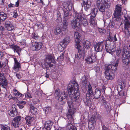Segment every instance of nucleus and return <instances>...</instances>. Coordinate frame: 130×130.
<instances>
[{
    "label": "nucleus",
    "mask_w": 130,
    "mask_h": 130,
    "mask_svg": "<svg viewBox=\"0 0 130 130\" xmlns=\"http://www.w3.org/2000/svg\"><path fill=\"white\" fill-rule=\"evenodd\" d=\"M78 13L75 12L74 18L72 21L71 25L73 28H75L77 30L80 27V22H79Z\"/></svg>",
    "instance_id": "obj_6"
},
{
    "label": "nucleus",
    "mask_w": 130,
    "mask_h": 130,
    "mask_svg": "<svg viewBox=\"0 0 130 130\" xmlns=\"http://www.w3.org/2000/svg\"><path fill=\"white\" fill-rule=\"evenodd\" d=\"M101 1L100 0H97L96 1V5L97 7L98 8L100 6H101L103 5Z\"/></svg>",
    "instance_id": "obj_49"
},
{
    "label": "nucleus",
    "mask_w": 130,
    "mask_h": 130,
    "mask_svg": "<svg viewBox=\"0 0 130 130\" xmlns=\"http://www.w3.org/2000/svg\"><path fill=\"white\" fill-rule=\"evenodd\" d=\"M28 89H27V91ZM25 97L27 98H32V96L31 95L30 93L27 91V92L25 94Z\"/></svg>",
    "instance_id": "obj_46"
},
{
    "label": "nucleus",
    "mask_w": 130,
    "mask_h": 130,
    "mask_svg": "<svg viewBox=\"0 0 130 130\" xmlns=\"http://www.w3.org/2000/svg\"><path fill=\"white\" fill-rule=\"evenodd\" d=\"M11 24L10 21H6L5 22V25L6 27Z\"/></svg>",
    "instance_id": "obj_56"
},
{
    "label": "nucleus",
    "mask_w": 130,
    "mask_h": 130,
    "mask_svg": "<svg viewBox=\"0 0 130 130\" xmlns=\"http://www.w3.org/2000/svg\"><path fill=\"white\" fill-rule=\"evenodd\" d=\"M5 78L3 72L0 71V80H2Z\"/></svg>",
    "instance_id": "obj_45"
},
{
    "label": "nucleus",
    "mask_w": 130,
    "mask_h": 130,
    "mask_svg": "<svg viewBox=\"0 0 130 130\" xmlns=\"http://www.w3.org/2000/svg\"><path fill=\"white\" fill-rule=\"evenodd\" d=\"M119 59H118L112 65H108L105 67V77L108 80H112L115 77L114 72L117 70Z\"/></svg>",
    "instance_id": "obj_2"
},
{
    "label": "nucleus",
    "mask_w": 130,
    "mask_h": 130,
    "mask_svg": "<svg viewBox=\"0 0 130 130\" xmlns=\"http://www.w3.org/2000/svg\"><path fill=\"white\" fill-rule=\"evenodd\" d=\"M94 69L97 74H100L101 73V71L99 66H95L94 67Z\"/></svg>",
    "instance_id": "obj_39"
},
{
    "label": "nucleus",
    "mask_w": 130,
    "mask_h": 130,
    "mask_svg": "<svg viewBox=\"0 0 130 130\" xmlns=\"http://www.w3.org/2000/svg\"><path fill=\"white\" fill-rule=\"evenodd\" d=\"M30 108L31 112L33 114H36L37 112V109L34 107L31 104L29 105Z\"/></svg>",
    "instance_id": "obj_34"
},
{
    "label": "nucleus",
    "mask_w": 130,
    "mask_h": 130,
    "mask_svg": "<svg viewBox=\"0 0 130 130\" xmlns=\"http://www.w3.org/2000/svg\"><path fill=\"white\" fill-rule=\"evenodd\" d=\"M102 130H109L108 128L103 124H102Z\"/></svg>",
    "instance_id": "obj_57"
},
{
    "label": "nucleus",
    "mask_w": 130,
    "mask_h": 130,
    "mask_svg": "<svg viewBox=\"0 0 130 130\" xmlns=\"http://www.w3.org/2000/svg\"><path fill=\"white\" fill-rule=\"evenodd\" d=\"M70 38L69 37L65 38L63 40L62 44L64 45V47H65L70 42Z\"/></svg>",
    "instance_id": "obj_33"
},
{
    "label": "nucleus",
    "mask_w": 130,
    "mask_h": 130,
    "mask_svg": "<svg viewBox=\"0 0 130 130\" xmlns=\"http://www.w3.org/2000/svg\"><path fill=\"white\" fill-rule=\"evenodd\" d=\"M106 15L107 17V18H109L111 15V12L110 11H108L106 12Z\"/></svg>",
    "instance_id": "obj_51"
},
{
    "label": "nucleus",
    "mask_w": 130,
    "mask_h": 130,
    "mask_svg": "<svg viewBox=\"0 0 130 130\" xmlns=\"http://www.w3.org/2000/svg\"><path fill=\"white\" fill-rule=\"evenodd\" d=\"M108 40L107 41H109L110 42V43L112 42H114L113 41V38L110 35L108 37Z\"/></svg>",
    "instance_id": "obj_50"
},
{
    "label": "nucleus",
    "mask_w": 130,
    "mask_h": 130,
    "mask_svg": "<svg viewBox=\"0 0 130 130\" xmlns=\"http://www.w3.org/2000/svg\"><path fill=\"white\" fill-rule=\"evenodd\" d=\"M65 7H63V10L64 12V20H66L67 21H68V18L67 17L69 16V11L67 10Z\"/></svg>",
    "instance_id": "obj_24"
},
{
    "label": "nucleus",
    "mask_w": 130,
    "mask_h": 130,
    "mask_svg": "<svg viewBox=\"0 0 130 130\" xmlns=\"http://www.w3.org/2000/svg\"><path fill=\"white\" fill-rule=\"evenodd\" d=\"M55 96L57 98L58 102L60 105L64 104L66 101V98L68 96L67 93L65 91H60L59 89H57L54 93Z\"/></svg>",
    "instance_id": "obj_3"
},
{
    "label": "nucleus",
    "mask_w": 130,
    "mask_h": 130,
    "mask_svg": "<svg viewBox=\"0 0 130 130\" xmlns=\"http://www.w3.org/2000/svg\"><path fill=\"white\" fill-rule=\"evenodd\" d=\"M95 118L94 116H92L90 119L89 122H91L94 123H95Z\"/></svg>",
    "instance_id": "obj_52"
},
{
    "label": "nucleus",
    "mask_w": 130,
    "mask_h": 130,
    "mask_svg": "<svg viewBox=\"0 0 130 130\" xmlns=\"http://www.w3.org/2000/svg\"><path fill=\"white\" fill-rule=\"evenodd\" d=\"M105 48L106 51L108 53H113L116 50V45L114 42L110 43L109 41L105 42Z\"/></svg>",
    "instance_id": "obj_7"
},
{
    "label": "nucleus",
    "mask_w": 130,
    "mask_h": 130,
    "mask_svg": "<svg viewBox=\"0 0 130 130\" xmlns=\"http://www.w3.org/2000/svg\"><path fill=\"white\" fill-rule=\"evenodd\" d=\"M94 18L92 17H90V20H89V22L91 25L92 27H95L96 25V23L95 22L93 18Z\"/></svg>",
    "instance_id": "obj_32"
},
{
    "label": "nucleus",
    "mask_w": 130,
    "mask_h": 130,
    "mask_svg": "<svg viewBox=\"0 0 130 130\" xmlns=\"http://www.w3.org/2000/svg\"><path fill=\"white\" fill-rule=\"evenodd\" d=\"M76 48L78 49V52L75 55V60L78 61L83 60L85 55V51L81 50V46H80L78 48Z\"/></svg>",
    "instance_id": "obj_8"
},
{
    "label": "nucleus",
    "mask_w": 130,
    "mask_h": 130,
    "mask_svg": "<svg viewBox=\"0 0 130 130\" xmlns=\"http://www.w3.org/2000/svg\"><path fill=\"white\" fill-rule=\"evenodd\" d=\"M106 41V40H104L101 42L95 43L94 47L95 50L97 52L102 51Z\"/></svg>",
    "instance_id": "obj_11"
},
{
    "label": "nucleus",
    "mask_w": 130,
    "mask_h": 130,
    "mask_svg": "<svg viewBox=\"0 0 130 130\" xmlns=\"http://www.w3.org/2000/svg\"><path fill=\"white\" fill-rule=\"evenodd\" d=\"M16 76L18 78L20 79L21 78V77L20 74L16 73Z\"/></svg>",
    "instance_id": "obj_64"
},
{
    "label": "nucleus",
    "mask_w": 130,
    "mask_h": 130,
    "mask_svg": "<svg viewBox=\"0 0 130 130\" xmlns=\"http://www.w3.org/2000/svg\"><path fill=\"white\" fill-rule=\"evenodd\" d=\"M98 30L99 32L101 34L105 33L106 32L105 30L103 28H99Z\"/></svg>",
    "instance_id": "obj_53"
},
{
    "label": "nucleus",
    "mask_w": 130,
    "mask_h": 130,
    "mask_svg": "<svg viewBox=\"0 0 130 130\" xmlns=\"http://www.w3.org/2000/svg\"><path fill=\"white\" fill-rule=\"evenodd\" d=\"M83 45L86 48H88L90 47L91 44L89 41H86L84 42Z\"/></svg>",
    "instance_id": "obj_36"
},
{
    "label": "nucleus",
    "mask_w": 130,
    "mask_h": 130,
    "mask_svg": "<svg viewBox=\"0 0 130 130\" xmlns=\"http://www.w3.org/2000/svg\"><path fill=\"white\" fill-rule=\"evenodd\" d=\"M102 2L106 8H110L111 5L110 0H101Z\"/></svg>",
    "instance_id": "obj_27"
},
{
    "label": "nucleus",
    "mask_w": 130,
    "mask_h": 130,
    "mask_svg": "<svg viewBox=\"0 0 130 130\" xmlns=\"http://www.w3.org/2000/svg\"><path fill=\"white\" fill-rule=\"evenodd\" d=\"M32 37L35 40L37 39L38 38V36L37 34L34 33Z\"/></svg>",
    "instance_id": "obj_58"
},
{
    "label": "nucleus",
    "mask_w": 130,
    "mask_h": 130,
    "mask_svg": "<svg viewBox=\"0 0 130 130\" xmlns=\"http://www.w3.org/2000/svg\"><path fill=\"white\" fill-rule=\"evenodd\" d=\"M79 22H80V25L82 24L84 26H87L88 24L87 20L86 19V17L83 14L78 13Z\"/></svg>",
    "instance_id": "obj_12"
},
{
    "label": "nucleus",
    "mask_w": 130,
    "mask_h": 130,
    "mask_svg": "<svg viewBox=\"0 0 130 130\" xmlns=\"http://www.w3.org/2000/svg\"><path fill=\"white\" fill-rule=\"evenodd\" d=\"M1 130H10V128L7 125H3L1 127Z\"/></svg>",
    "instance_id": "obj_38"
},
{
    "label": "nucleus",
    "mask_w": 130,
    "mask_h": 130,
    "mask_svg": "<svg viewBox=\"0 0 130 130\" xmlns=\"http://www.w3.org/2000/svg\"><path fill=\"white\" fill-rule=\"evenodd\" d=\"M93 95V91L91 85L89 84L88 86V90L86 94V96L90 97Z\"/></svg>",
    "instance_id": "obj_28"
},
{
    "label": "nucleus",
    "mask_w": 130,
    "mask_h": 130,
    "mask_svg": "<svg viewBox=\"0 0 130 130\" xmlns=\"http://www.w3.org/2000/svg\"><path fill=\"white\" fill-rule=\"evenodd\" d=\"M16 94L15 96L17 97L18 98H20V97H22L23 95V94H22L21 93L19 92L17 93H15Z\"/></svg>",
    "instance_id": "obj_55"
},
{
    "label": "nucleus",
    "mask_w": 130,
    "mask_h": 130,
    "mask_svg": "<svg viewBox=\"0 0 130 130\" xmlns=\"http://www.w3.org/2000/svg\"><path fill=\"white\" fill-rule=\"evenodd\" d=\"M33 102L35 104H36L38 102H39V100L37 99H34L32 100Z\"/></svg>",
    "instance_id": "obj_60"
},
{
    "label": "nucleus",
    "mask_w": 130,
    "mask_h": 130,
    "mask_svg": "<svg viewBox=\"0 0 130 130\" xmlns=\"http://www.w3.org/2000/svg\"><path fill=\"white\" fill-rule=\"evenodd\" d=\"M69 21H67L66 20H63V25L60 28L56 27L54 30V33L55 35H57L61 34V36L64 35L68 31V26Z\"/></svg>",
    "instance_id": "obj_4"
},
{
    "label": "nucleus",
    "mask_w": 130,
    "mask_h": 130,
    "mask_svg": "<svg viewBox=\"0 0 130 130\" xmlns=\"http://www.w3.org/2000/svg\"><path fill=\"white\" fill-rule=\"evenodd\" d=\"M1 81H3V86H4V87L5 88V87H6L7 85V80L5 78L4 79L2 80H0Z\"/></svg>",
    "instance_id": "obj_47"
},
{
    "label": "nucleus",
    "mask_w": 130,
    "mask_h": 130,
    "mask_svg": "<svg viewBox=\"0 0 130 130\" xmlns=\"http://www.w3.org/2000/svg\"><path fill=\"white\" fill-rule=\"evenodd\" d=\"M46 62L45 63L44 65L46 68H48L49 67H52L53 64L51 63H48L47 61H51V62L54 63H56L54 56L53 55L50 54L47 55L46 57Z\"/></svg>",
    "instance_id": "obj_9"
},
{
    "label": "nucleus",
    "mask_w": 130,
    "mask_h": 130,
    "mask_svg": "<svg viewBox=\"0 0 130 130\" xmlns=\"http://www.w3.org/2000/svg\"><path fill=\"white\" fill-rule=\"evenodd\" d=\"M45 114L48 113L51 110V108L50 107H45L43 109Z\"/></svg>",
    "instance_id": "obj_40"
},
{
    "label": "nucleus",
    "mask_w": 130,
    "mask_h": 130,
    "mask_svg": "<svg viewBox=\"0 0 130 130\" xmlns=\"http://www.w3.org/2000/svg\"><path fill=\"white\" fill-rule=\"evenodd\" d=\"M18 112L16 110V109L15 107H12V109L10 111V112L9 113V115L11 116L14 117L15 116L17 115V114Z\"/></svg>",
    "instance_id": "obj_30"
},
{
    "label": "nucleus",
    "mask_w": 130,
    "mask_h": 130,
    "mask_svg": "<svg viewBox=\"0 0 130 130\" xmlns=\"http://www.w3.org/2000/svg\"><path fill=\"white\" fill-rule=\"evenodd\" d=\"M121 49L120 48H118L116 50V55L118 56H119L120 54L121 53Z\"/></svg>",
    "instance_id": "obj_54"
},
{
    "label": "nucleus",
    "mask_w": 130,
    "mask_h": 130,
    "mask_svg": "<svg viewBox=\"0 0 130 130\" xmlns=\"http://www.w3.org/2000/svg\"><path fill=\"white\" fill-rule=\"evenodd\" d=\"M62 44H60L58 46V49L60 51H62L63 50V45Z\"/></svg>",
    "instance_id": "obj_48"
},
{
    "label": "nucleus",
    "mask_w": 130,
    "mask_h": 130,
    "mask_svg": "<svg viewBox=\"0 0 130 130\" xmlns=\"http://www.w3.org/2000/svg\"><path fill=\"white\" fill-rule=\"evenodd\" d=\"M125 20L124 31L125 34L130 35V23L129 22L127 18L124 17Z\"/></svg>",
    "instance_id": "obj_14"
},
{
    "label": "nucleus",
    "mask_w": 130,
    "mask_h": 130,
    "mask_svg": "<svg viewBox=\"0 0 130 130\" xmlns=\"http://www.w3.org/2000/svg\"><path fill=\"white\" fill-rule=\"evenodd\" d=\"M98 10L95 7L92 8L91 12V15L89 14L88 15V16L90 15V17H95L97 13Z\"/></svg>",
    "instance_id": "obj_23"
},
{
    "label": "nucleus",
    "mask_w": 130,
    "mask_h": 130,
    "mask_svg": "<svg viewBox=\"0 0 130 130\" xmlns=\"http://www.w3.org/2000/svg\"><path fill=\"white\" fill-rule=\"evenodd\" d=\"M6 28L8 30L11 31L14 29V26L11 24Z\"/></svg>",
    "instance_id": "obj_42"
},
{
    "label": "nucleus",
    "mask_w": 130,
    "mask_h": 130,
    "mask_svg": "<svg viewBox=\"0 0 130 130\" xmlns=\"http://www.w3.org/2000/svg\"><path fill=\"white\" fill-rule=\"evenodd\" d=\"M17 105L18 106L19 108L21 109H22L24 107V105L21 104H19V103L17 104Z\"/></svg>",
    "instance_id": "obj_63"
},
{
    "label": "nucleus",
    "mask_w": 130,
    "mask_h": 130,
    "mask_svg": "<svg viewBox=\"0 0 130 130\" xmlns=\"http://www.w3.org/2000/svg\"><path fill=\"white\" fill-rule=\"evenodd\" d=\"M26 124L29 126H31L33 125L32 123L34 120V118L32 117L26 116L25 118Z\"/></svg>",
    "instance_id": "obj_18"
},
{
    "label": "nucleus",
    "mask_w": 130,
    "mask_h": 130,
    "mask_svg": "<svg viewBox=\"0 0 130 130\" xmlns=\"http://www.w3.org/2000/svg\"><path fill=\"white\" fill-rule=\"evenodd\" d=\"M14 64L13 68V70L15 71H17L21 68L20 63L17 60L16 58H14Z\"/></svg>",
    "instance_id": "obj_22"
},
{
    "label": "nucleus",
    "mask_w": 130,
    "mask_h": 130,
    "mask_svg": "<svg viewBox=\"0 0 130 130\" xmlns=\"http://www.w3.org/2000/svg\"><path fill=\"white\" fill-rule=\"evenodd\" d=\"M64 53H62L61 54L60 56L57 58V59L59 61H62L63 59Z\"/></svg>",
    "instance_id": "obj_43"
},
{
    "label": "nucleus",
    "mask_w": 130,
    "mask_h": 130,
    "mask_svg": "<svg viewBox=\"0 0 130 130\" xmlns=\"http://www.w3.org/2000/svg\"><path fill=\"white\" fill-rule=\"evenodd\" d=\"M80 34L78 32H76L74 34V37L75 40V47L78 48L80 46Z\"/></svg>",
    "instance_id": "obj_16"
},
{
    "label": "nucleus",
    "mask_w": 130,
    "mask_h": 130,
    "mask_svg": "<svg viewBox=\"0 0 130 130\" xmlns=\"http://www.w3.org/2000/svg\"><path fill=\"white\" fill-rule=\"evenodd\" d=\"M83 4L85 10L87 11L91 7V1L89 0H84Z\"/></svg>",
    "instance_id": "obj_19"
},
{
    "label": "nucleus",
    "mask_w": 130,
    "mask_h": 130,
    "mask_svg": "<svg viewBox=\"0 0 130 130\" xmlns=\"http://www.w3.org/2000/svg\"><path fill=\"white\" fill-rule=\"evenodd\" d=\"M104 6V5L103 4L101 6H100L99 7H98V8L100 11L102 12H104L105 11Z\"/></svg>",
    "instance_id": "obj_41"
},
{
    "label": "nucleus",
    "mask_w": 130,
    "mask_h": 130,
    "mask_svg": "<svg viewBox=\"0 0 130 130\" xmlns=\"http://www.w3.org/2000/svg\"><path fill=\"white\" fill-rule=\"evenodd\" d=\"M66 128L69 130H77L76 127L71 123H68L66 126Z\"/></svg>",
    "instance_id": "obj_26"
},
{
    "label": "nucleus",
    "mask_w": 130,
    "mask_h": 130,
    "mask_svg": "<svg viewBox=\"0 0 130 130\" xmlns=\"http://www.w3.org/2000/svg\"><path fill=\"white\" fill-rule=\"evenodd\" d=\"M53 123L51 121H46L44 124V128L47 130H51Z\"/></svg>",
    "instance_id": "obj_21"
},
{
    "label": "nucleus",
    "mask_w": 130,
    "mask_h": 130,
    "mask_svg": "<svg viewBox=\"0 0 130 130\" xmlns=\"http://www.w3.org/2000/svg\"><path fill=\"white\" fill-rule=\"evenodd\" d=\"M21 117L20 116H18L15 117L13 121L12 125L15 127H18L21 123Z\"/></svg>",
    "instance_id": "obj_15"
},
{
    "label": "nucleus",
    "mask_w": 130,
    "mask_h": 130,
    "mask_svg": "<svg viewBox=\"0 0 130 130\" xmlns=\"http://www.w3.org/2000/svg\"><path fill=\"white\" fill-rule=\"evenodd\" d=\"M90 99V97L86 96L85 99L84 101L86 105L90 107L91 106L92 103V102Z\"/></svg>",
    "instance_id": "obj_29"
},
{
    "label": "nucleus",
    "mask_w": 130,
    "mask_h": 130,
    "mask_svg": "<svg viewBox=\"0 0 130 130\" xmlns=\"http://www.w3.org/2000/svg\"><path fill=\"white\" fill-rule=\"evenodd\" d=\"M95 125V123L90 122H88V127L90 130H93L94 128Z\"/></svg>",
    "instance_id": "obj_35"
},
{
    "label": "nucleus",
    "mask_w": 130,
    "mask_h": 130,
    "mask_svg": "<svg viewBox=\"0 0 130 130\" xmlns=\"http://www.w3.org/2000/svg\"><path fill=\"white\" fill-rule=\"evenodd\" d=\"M79 87L78 84L76 82L70 83L68 86V90L70 97L71 99V101H69L68 102L69 107L68 112L66 114V116L68 120L71 122L73 120V116L76 111V109L73 106L72 100L75 101L78 99L79 96L78 92Z\"/></svg>",
    "instance_id": "obj_1"
},
{
    "label": "nucleus",
    "mask_w": 130,
    "mask_h": 130,
    "mask_svg": "<svg viewBox=\"0 0 130 130\" xmlns=\"http://www.w3.org/2000/svg\"><path fill=\"white\" fill-rule=\"evenodd\" d=\"M122 7L121 5L119 4H117L116 6L114 17L117 21H121V19L120 17Z\"/></svg>",
    "instance_id": "obj_10"
},
{
    "label": "nucleus",
    "mask_w": 130,
    "mask_h": 130,
    "mask_svg": "<svg viewBox=\"0 0 130 130\" xmlns=\"http://www.w3.org/2000/svg\"><path fill=\"white\" fill-rule=\"evenodd\" d=\"M94 117L95 118H96L99 119H100L101 117V116L98 113H96Z\"/></svg>",
    "instance_id": "obj_61"
},
{
    "label": "nucleus",
    "mask_w": 130,
    "mask_h": 130,
    "mask_svg": "<svg viewBox=\"0 0 130 130\" xmlns=\"http://www.w3.org/2000/svg\"><path fill=\"white\" fill-rule=\"evenodd\" d=\"M81 80L82 81V84L84 86H86V84H87V80L86 78V77L85 75L82 76Z\"/></svg>",
    "instance_id": "obj_37"
},
{
    "label": "nucleus",
    "mask_w": 130,
    "mask_h": 130,
    "mask_svg": "<svg viewBox=\"0 0 130 130\" xmlns=\"http://www.w3.org/2000/svg\"><path fill=\"white\" fill-rule=\"evenodd\" d=\"M96 60V55L93 53L90 54L85 59L86 62L89 64H90L95 62Z\"/></svg>",
    "instance_id": "obj_13"
},
{
    "label": "nucleus",
    "mask_w": 130,
    "mask_h": 130,
    "mask_svg": "<svg viewBox=\"0 0 130 130\" xmlns=\"http://www.w3.org/2000/svg\"><path fill=\"white\" fill-rule=\"evenodd\" d=\"M63 7H65L66 8V9L69 11L71 10L72 9V4H70L67 6H64Z\"/></svg>",
    "instance_id": "obj_44"
},
{
    "label": "nucleus",
    "mask_w": 130,
    "mask_h": 130,
    "mask_svg": "<svg viewBox=\"0 0 130 130\" xmlns=\"http://www.w3.org/2000/svg\"><path fill=\"white\" fill-rule=\"evenodd\" d=\"M13 92L14 96H16V94L15 93L17 94L19 92L15 89H13Z\"/></svg>",
    "instance_id": "obj_62"
},
{
    "label": "nucleus",
    "mask_w": 130,
    "mask_h": 130,
    "mask_svg": "<svg viewBox=\"0 0 130 130\" xmlns=\"http://www.w3.org/2000/svg\"><path fill=\"white\" fill-rule=\"evenodd\" d=\"M122 61L123 67L125 68V69L128 68L130 63V52L124 48L123 49Z\"/></svg>",
    "instance_id": "obj_5"
},
{
    "label": "nucleus",
    "mask_w": 130,
    "mask_h": 130,
    "mask_svg": "<svg viewBox=\"0 0 130 130\" xmlns=\"http://www.w3.org/2000/svg\"><path fill=\"white\" fill-rule=\"evenodd\" d=\"M18 103H19V104H21L22 105H24V104H25L26 103V102L25 101H19Z\"/></svg>",
    "instance_id": "obj_59"
},
{
    "label": "nucleus",
    "mask_w": 130,
    "mask_h": 130,
    "mask_svg": "<svg viewBox=\"0 0 130 130\" xmlns=\"http://www.w3.org/2000/svg\"><path fill=\"white\" fill-rule=\"evenodd\" d=\"M7 18V14L3 12H0V21L3 22Z\"/></svg>",
    "instance_id": "obj_25"
},
{
    "label": "nucleus",
    "mask_w": 130,
    "mask_h": 130,
    "mask_svg": "<svg viewBox=\"0 0 130 130\" xmlns=\"http://www.w3.org/2000/svg\"><path fill=\"white\" fill-rule=\"evenodd\" d=\"M101 90L100 88H96L94 93L93 96L95 99H98L99 98L101 95Z\"/></svg>",
    "instance_id": "obj_20"
},
{
    "label": "nucleus",
    "mask_w": 130,
    "mask_h": 130,
    "mask_svg": "<svg viewBox=\"0 0 130 130\" xmlns=\"http://www.w3.org/2000/svg\"><path fill=\"white\" fill-rule=\"evenodd\" d=\"M42 45V43L40 42H33L32 43L33 50L34 51L40 50L41 48Z\"/></svg>",
    "instance_id": "obj_17"
},
{
    "label": "nucleus",
    "mask_w": 130,
    "mask_h": 130,
    "mask_svg": "<svg viewBox=\"0 0 130 130\" xmlns=\"http://www.w3.org/2000/svg\"><path fill=\"white\" fill-rule=\"evenodd\" d=\"M12 49L15 52H16L19 55H20L21 49L18 46L15 45H13L12 46Z\"/></svg>",
    "instance_id": "obj_31"
}]
</instances>
